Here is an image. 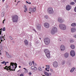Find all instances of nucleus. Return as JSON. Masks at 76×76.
Segmentation results:
<instances>
[{
  "label": "nucleus",
  "mask_w": 76,
  "mask_h": 76,
  "mask_svg": "<svg viewBox=\"0 0 76 76\" xmlns=\"http://www.w3.org/2000/svg\"><path fill=\"white\" fill-rule=\"evenodd\" d=\"M6 62H5V64H4V65H5V66H6Z\"/></svg>",
  "instance_id": "603ef678"
},
{
  "label": "nucleus",
  "mask_w": 76,
  "mask_h": 76,
  "mask_svg": "<svg viewBox=\"0 0 76 76\" xmlns=\"http://www.w3.org/2000/svg\"><path fill=\"white\" fill-rule=\"evenodd\" d=\"M6 8H7V7H8V6L7 5V6H6Z\"/></svg>",
  "instance_id": "4d7b16f0"
},
{
  "label": "nucleus",
  "mask_w": 76,
  "mask_h": 76,
  "mask_svg": "<svg viewBox=\"0 0 76 76\" xmlns=\"http://www.w3.org/2000/svg\"><path fill=\"white\" fill-rule=\"evenodd\" d=\"M66 63V61L64 60H63L61 62V64H62V65H64V64Z\"/></svg>",
  "instance_id": "b1692460"
},
{
  "label": "nucleus",
  "mask_w": 76,
  "mask_h": 76,
  "mask_svg": "<svg viewBox=\"0 0 76 76\" xmlns=\"http://www.w3.org/2000/svg\"><path fill=\"white\" fill-rule=\"evenodd\" d=\"M29 75H32V73H30V72L29 73Z\"/></svg>",
  "instance_id": "5fc2aeb1"
},
{
  "label": "nucleus",
  "mask_w": 76,
  "mask_h": 76,
  "mask_svg": "<svg viewBox=\"0 0 76 76\" xmlns=\"http://www.w3.org/2000/svg\"><path fill=\"white\" fill-rule=\"evenodd\" d=\"M44 51L45 54H47L48 53H50V51L48 49H45L44 50Z\"/></svg>",
  "instance_id": "2eb2a0df"
},
{
  "label": "nucleus",
  "mask_w": 76,
  "mask_h": 76,
  "mask_svg": "<svg viewBox=\"0 0 76 76\" xmlns=\"http://www.w3.org/2000/svg\"><path fill=\"white\" fill-rule=\"evenodd\" d=\"M46 67L47 68V69H50V66L49 65H46Z\"/></svg>",
  "instance_id": "f704fd0d"
},
{
  "label": "nucleus",
  "mask_w": 76,
  "mask_h": 76,
  "mask_svg": "<svg viewBox=\"0 0 76 76\" xmlns=\"http://www.w3.org/2000/svg\"><path fill=\"white\" fill-rule=\"evenodd\" d=\"M53 66L54 67H57L58 66V63H57V62H54L53 64Z\"/></svg>",
  "instance_id": "9b49d317"
},
{
  "label": "nucleus",
  "mask_w": 76,
  "mask_h": 76,
  "mask_svg": "<svg viewBox=\"0 0 76 76\" xmlns=\"http://www.w3.org/2000/svg\"><path fill=\"white\" fill-rule=\"evenodd\" d=\"M38 70H39V71H42V69L41 67H39L38 68Z\"/></svg>",
  "instance_id": "7c9ffc66"
},
{
  "label": "nucleus",
  "mask_w": 76,
  "mask_h": 76,
  "mask_svg": "<svg viewBox=\"0 0 76 76\" xmlns=\"http://www.w3.org/2000/svg\"><path fill=\"white\" fill-rule=\"evenodd\" d=\"M44 26L45 28H49V26H50V25L49 24L47 23H45L44 24Z\"/></svg>",
  "instance_id": "ddd939ff"
},
{
  "label": "nucleus",
  "mask_w": 76,
  "mask_h": 76,
  "mask_svg": "<svg viewBox=\"0 0 76 76\" xmlns=\"http://www.w3.org/2000/svg\"><path fill=\"white\" fill-rule=\"evenodd\" d=\"M74 1H75V3H76V0H74Z\"/></svg>",
  "instance_id": "bf43d9fd"
},
{
  "label": "nucleus",
  "mask_w": 76,
  "mask_h": 76,
  "mask_svg": "<svg viewBox=\"0 0 76 76\" xmlns=\"http://www.w3.org/2000/svg\"><path fill=\"white\" fill-rule=\"evenodd\" d=\"M23 69H24L25 70L24 72L26 73H28V70H27V69H26V68H23Z\"/></svg>",
  "instance_id": "a878e982"
},
{
  "label": "nucleus",
  "mask_w": 76,
  "mask_h": 76,
  "mask_svg": "<svg viewBox=\"0 0 76 76\" xmlns=\"http://www.w3.org/2000/svg\"><path fill=\"white\" fill-rule=\"evenodd\" d=\"M24 44L26 45H28V42L27 40H24Z\"/></svg>",
  "instance_id": "6ab92c4d"
},
{
  "label": "nucleus",
  "mask_w": 76,
  "mask_h": 76,
  "mask_svg": "<svg viewBox=\"0 0 76 76\" xmlns=\"http://www.w3.org/2000/svg\"><path fill=\"white\" fill-rule=\"evenodd\" d=\"M1 42L0 43H1V42L3 41V40H1Z\"/></svg>",
  "instance_id": "052dcab7"
},
{
  "label": "nucleus",
  "mask_w": 76,
  "mask_h": 76,
  "mask_svg": "<svg viewBox=\"0 0 76 76\" xmlns=\"http://www.w3.org/2000/svg\"><path fill=\"white\" fill-rule=\"evenodd\" d=\"M20 76H23V74H21L20 75Z\"/></svg>",
  "instance_id": "de8ad7c7"
},
{
  "label": "nucleus",
  "mask_w": 76,
  "mask_h": 76,
  "mask_svg": "<svg viewBox=\"0 0 76 76\" xmlns=\"http://www.w3.org/2000/svg\"><path fill=\"white\" fill-rule=\"evenodd\" d=\"M64 57L65 58H68L69 57V53H65L64 55Z\"/></svg>",
  "instance_id": "dca6fc26"
},
{
  "label": "nucleus",
  "mask_w": 76,
  "mask_h": 76,
  "mask_svg": "<svg viewBox=\"0 0 76 76\" xmlns=\"http://www.w3.org/2000/svg\"><path fill=\"white\" fill-rule=\"evenodd\" d=\"M50 39L46 38L44 39V42L46 45H48L50 43Z\"/></svg>",
  "instance_id": "423d86ee"
},
{
  "label": "nucleus",
  "mask_w": 76,
  "mask_h": 76,
  "mask_svg": "<svg viewBox=\"0 0 76 76\" xmlns=\"http://www.w3.org/2000/svg\"><path fill=\"white\" fill-rule=\"evenodd\" d=\"M59 26L61 30H66V25L63 24H60Z\"/></svg>",
  "instance_id": "20e7f679"
},
{
  "label": "nucleus",
  "mask_w": 76,
  "mask_h": 76,
  "mask_svg": "<svg viewBox=\"0 0 76 76\" xmlns=\"http://www.w3.org/2000/svg\"><path fill=\"white\" fill-rule=\"evenodd\" d=\"M76 28H72L71 29V32H74L76 31Z\"/></svg>",
  "instance_id": "f3484780"
},
{
  "label": "nucleus",
  "mask_w": 76,
  "mask_h": 76,
  "mask_svg": "<svg viewBox=\"0 0 76 76\" xmlns=\"http://www.w3.org/2000/svg\"><path fill=\"white\" fill-rule=\"evenodd\" d=\"M47 71H48V72H49V70H48Z\"/></svg>",
  "instance_id": "774afa93"
},
{
  "label": "nucleus",
  "mask_w": 76,
  "mask_h": 76,
  "mask_svg": "<svg viewBox=\"0 0 76 76\" xmlns=\"http://www.w3.org/2000/svg\"><path fill=\"white\" fill-rule=\"evenodd\" d=\"M37 29L38 30H40L41 29V24H38L37 26Z\"/></svg>",
  "instance_id": "a211bd4d"
},
{
  "label": "nucleus",
  "mask_w": 76,
  "mask_h": 76,
  "mask_svg": "<svg viewBox=\"0 0 76 76\" xmlns=\"http://www.w3.org/2000/svg\"><path fill=\"white\" fill-rule=\"evenodd\" d=\"M10 39H12V40H13V39L12 38V37L10 36Z\"/></svg>",
  "instance_id": "a19ab883"
},
{
  "label": "nucleus",
  "mask_w": 76,
  "mask_h": 76,
  "mask_svg": "<svg viewBox=\"0 0 76 76\" xmlns=\"http://www.w3.org/2000/svg\"><path fill=\"white\" fill-rule=\"evenodd\" d=\"M25 10L24 11V12H27V10H28L27 9V8L26 9H24Z\"/></svg>",
  "instance_id": "4c0bfd02"
},
{
  "label": "nucleus",
  "mask_w": 76,
  "mask_h": 76,
  "mask_svg": "<svg viewBox=\"0 0 76 76\" xmlns=\"http://www.w3.org/2000/svg\"><path fill=\"white\" fill-rule=\"evenodd\" d=\"M36 7H34L33 8H30L29 9V11L31 12H35L36 11V9H35Z\"/></svg>",
  "instance_id": "6e6552de"
},
{
  "label": "nucleus",
  "mask_w": 76,
  "mask_h": 76,
  "mask_svg": "<svg viewBox=\"0 0 76 76\" xmlns=\"http://www.w3.org/2000/svg\"><path fill=\"white\" fill-rule=\"evenodd\" d=\"M20 67H21V66H19V68H20Z\"/></svg>",
  "instance_id": "69168bd1"
},
{
  "label": "nucleus",
  "mask_w": 76,
  "mask_h": 76,
  "mask_svg": "<svg viewBox=\"0 0 76 76\" xmlns=\"http://www.w3.org/2000/svg\"><path fill=\"white\" fill-rule=\"evenodd\" d=\"M58 21L59 23H63V22H64V20L61 18H58Z\"/></svg>",
  "instance_id": "9d476101"
},
{
  "label": "nucleus",
  "mask_w": 76,
  "mask_h": 76,
  "mask_svg": "<svg viewBox=\"0 0 76 76\" xmlns=\"http://www.w3.org/2000/svg\"><path fill=\"white\" fill-rule=\"evenodd\" d=\"M26 3H28V4L29 3V2H28V1H26Z\"/></svg>",
  "instance_id": "864d4df0"
},
{
  "label": "nucleus",
  "mask_w": 76,
  "mask_h": 76,
  "mask_svg": "<svg viewBox=\"0 0 76 76\" xmlns=\"http://www.w3.org/2000/svg\"><path fill=\"white\" fill-rule=\"evenodd\" d=\"M34 66H37V64L36 63H34L33 64Z\"/></svg>",
  "instance_id": "79ce46f5"
},
{
  "label": "nucleus",
  "mask_w": 76,
  "mask_h": 76,
  "mask_svg": "<svg viewBox=\"0 0 76 76\" xmlns=\"http://www.w3.org/2000/svg\"><path fill=\"white\" fill-rule=\"evenodd\" d=\"M2 30V28L0 29V35H1V31Z\"/></svg>",
  "instance_id": "72a5a7b5"
},
{
  "label": "nucleus",
  "mask_w": 76,
  "mask_h": 76,
  "mask_svg": "<svg viewBox=\"0 0 76 76\" xmlns=\"http://www.w3.org/2000/svg\"><path fill=\"white\" fill-rule=\"evenodd\" d=\"M32 63L33 64L35 63L34 61H32Z\"/></svg>",
  "instance_id": "3c124183"
},
{
  "label": "nucleus",
  "mask_w": 76,
  "mask_h": 76,
  "mask_svg": "<svg viewBox=\"0 0 76 76\" xmlns=\"http://www.w3.org/2000/svg\"><path fill=\"white\" fill-rule=\"evenodd\" d=\"M6 56H9V53H7V52L6 53Z\"/></svg>",
  "instance_id": "a18cd8bd"
},
{
  "label": "nucleus",
  "mask_w": 76,
  "mask_h": 76,
  "mask_svg": "<svg viewBox=\"0 0 76 76\" xmlns=\"http://www.w3.org/2000/svg\"><path fill=\"white\" fill-rule=\"evenodd\" d=\"M57 32V28L56 27L53 28L52 30L51 31V34L52 35H54Z\"/></svg>",
  "instance_id": "7ed1b4c3"
},
{
  "label": "nucleus",
  "mask_w": 76,
  "mask_h": 76,
  "mask_svg": "<svg viewBox=\"0 0 76 76\" xmlns=\"http://www.w3.org/2000/svg\"><path fill=\"white\" fill-rule=\"evenodd\" d=\"M24 9H27V7H26V5L24 6Z\"/></svg>",
  "instance_id": "e433bc0d"
},
{
  "label": "nucleus",
  "mask_w": 76,
  "mask_h": 76,
  "mask_svg": "<svg viewBox=\"0 0 76 76\" xmlns=\"http://www.w3.org/2000/svg\"><path fill=\"white\" fill-rule=\"evenodd\" d=\"M28 4H31V2L28 3Z\"/></svg>",
  "instance_id": "6e6d98bb"
},
{
  "label": "nucleus",
  "mask_w": 76,
  "mask_h": 76,
  "mask_svg": "<svg viewBox=\"0 0 76 76\" xmlns=\"http://www.w3.org/2000/svg\"><path fill=\"white\" fill-rule=\"evenodd\" d=\"M60 50L61 51H64L65 50V46L63 45H61Z\"/></svg>",
  "instance_id": "0eeeda50"
},
{
  "label": "nucleus",
  "mask_w": 76,
  "mask_h": 76,
  "mask_svg": "<svg viewBox=\"0 0 76 76\" xmlns=\"http://www.w3.org/2000/svg\"><path fill=\"white\" fill-rule=\"evenodd\" d=\"M46 56L48 58H50V53L49 52L48 53H46Z\"/></svg>",
  "instance_id": "4468645a"
},
{
  "label": "nucleus",
  "mask_w": 76,
  "mask_h": 76,
  "mask_svg": "<svg viewBox=\"0 0 76 76\" xmlns=\"http://www.w3.org/2000/svg\"><path fill=\"white\" fill-rule=\"evenodd\" d=\"M72 8V7H71V6L68 5L66 6V10H70V9Z\"/></svg>",
  "instance_id": "f8f14e48"
},
{
  "label": "nucleus",
  "mask_w": 76,
  "mask_h": 76,
  "mask_svg": "<svg viewBox=\"0 0 76 76\" xmlns=\"http://www.w3.org/2000/svg\"><path fill=\"white\" fill-rule=\"evenodd\" d=\"M45 70H46V71L47 70V68H45Z\"/></svg>",
  "instance_id": "e2e57ef3"
},
{
  "label": "nucleus",
  "mask_w": 76,
  "mask_h": 76,
  "mask_svg": "<svg viewBox=\"0 0 76 76\" xmlns=\"http://www.w3.org/2000/svg\"><path fill=\"white\" fill-rule=\"evenodd\" d=\"M33 31H35V32H37V31H36V30H35V29H33Z\"/></svg>",
  "instance_id": "49530a36"
},
{
  "label": "nucleus",
  "mask_w": 76,
  "mask_h": 76,
  "mask_svg": "<svg viewBox=\"0 0 76 76\" xmlns=\"http://www.w3.org/2000/svg\"><path fill=\"white\" fill-rule=\"evenodd\" d=\"M67 63L68 64H69L70 65V64H71V62L70 61V60H68V61H67Z\"/></svg>",
  "instance_id": "5701e85b"
},
{
  "label": "nucleus",
  "mask_w": 76,
  "mask_h": 76,
  "mask_svg": "<svg viewBox=\"0 0 76 76\" xmlns=\"http://www.w3.org/2000/svg\"><path fill=\"white\" fill-rule=\"evenodd\" d=\"M50 70L51 71V72H53V69H50Z\"/></svg>",
  "instance_id": "c03bdc74"
},
{
  "label": "nucleus",
  "mask_w": 76,
  "mask_h": 76,
  "mask_svg": "<svg viewBox=\"0 0 76 76\" xmlns=\"http://www.w3.org/2000/svg\"><path fill=\"white\" fill-rule=\"evenodd\" d=\"M12 20L13 22H18V16L17 15H15L12 17Z\"/></svg>",
  "instance_id": "f03ea898"
},
{
  "label": "nucleus",
  "mask_w": 76,
  "mask_h": 76,
  "mask_svg": "<svg viewBox=\"0 0 76 76\" xmlns=\"http://www.w3.org/2000/svg\"><path fill=\"white\" fill-rule=\"evenodd\" d=\"M34 70H38V69H37V68L36 67L34 66Z\"/></svg>",
  "instance_id": "c756f323"
},
{
  "label": "nucleus",
  "mask_w": 76,
  "mask_h": 76,
  "mask_svg": "<svg viewBox=\"0 0 76 76\" xmlns=\"http://www.w3.org/2000/svg\"><path fill=\"white\" fill-rule=\"evenodd\" d=\"M45 19H48V16L47 15H45Z\"/></svg>",
  "instance_id": "58836bf2"
},
{
  "label": "nucleus",
  "mask_w": 76,
  "mask_h": 76,
  "mask_svg": "<svg viewBox=\"0 0 76 76\" xmlns=\"http://www.w3.org/2000/svg\"><path fill=\"white\" fill-rule=\"evenodd\" d=\"M48 12L49 14L53 15L54 13V10L52 7L49 8L48 9Z\"/></svg>",
  "instance_id": "39448f33"
},
{
  "label": "nucleus",
  "mask_w": 76,
  "mask_h": 76,
  "mask_svg": "<svg viewBox=\"0 0 76 76\" xmlns=\"http://www.w3.org/2000/svg\"><path fill=\"white\" fill-rule=\"evenodd\" d=\"M1 40H2V37L0 38Z\"/></svg>",
  "instance_id": "680f3d73"
},
{
  "label": "nucleus",
  "mask_w": 76,
  "mask_h": 76,
  "mask_svg": "<svg viewBox=\"0 0 76 76\" xmlns=\"http://www.w3.org/2000/svg\"><path fill=\"white\" fill-rule=\"evenodd\" d=\"M6 20L5 19H4L3 20V23H4V21L5 20Z\"/></svg>",
  "instance_id": "8fccbe9b"
},
{
  "label": "nucleus",
  "mask_w": 76,
  "mask_h": 76,
  "mask_svg": "<svg viewBox=\"0 0 76 76\" xmlns=\"http://www.w3.org/2000/svg\"><path fill=\"white\" fill-rule=\"evenodd\" d=\"M71 26H72L73 27H75V26H76V23H73L71 24Z\"/></svg>",
  "instance_id": "412c9836"
},
{
  "label": "nucleus",
  "mask_w": 76,
  "mask_h": 76,
  "mask_svg": "<svg viewBox=\"0 0 76 76\" xmlns=\"http://www.w3.org/2000/svg\"><path fill=\"white\" fill-rule=\"evenodd\" d=\"M6 63H9V62H6Z\"/></svg>",
  "instance_id": "338daca9"
},
{
  "label": "nucleus",
  "mask_w": 76,
  "mask_h": 76,
  "mask_svg": "<svg viewBox=\"0 0 76 76\" xmlns=\"http://www.w3.org/2000/svg\"><path fill=\"white\" fill-rule=\"evenodd\" d=\"M70 55L72 57H74L75 56V52L74 50H71L70 52Z\"/></svg>",
  "instance_id": "1a4fd4ad"
},
{
  "label": "nucleus",
  "mask_w": 76,
  "mask_h": 76,
  "mask_svg": "<svg viewBox=\"0 0 76 76\" xmlns=\"http://www.w3.org/2000/svg\"><path fill=\"white\" fill-rule=\"evenodd\" d=\"M1 16L2 17H3L4 16V12H3L1 13Z\"/></svg>",
  "instance_id": "393cba45"
},
{
  "label": "nucleus",
  "mask_w": 76,
  "mask_h": 76,
  "mask_svg": "<svg viewBox=\"0 0 76 76\" xmlns=\"http://www.w3.org/2000/svg\"><path fill=\"white\" fill-rule=\"evenodd\" d=\"M70 47L72 49H75V46L73 45H70Z\"/></svg>",
  "instance_id": "aec40b11"
},
{
  "label": "nucleus",
  "mask_w": 76,
  "mask_h": 76,
  "mask_svg": "<svg viewBox=\"0 0 76 76\" xmlns=\"http://www.w3.org/2000/svg\"><path fill=\"white\" fill-rule=\"evenodd\" d=\"M5 0H2V2H4V1Z\"/></svg>",
  "instance_id": "13d9d810"
},
{
  "label": "nucleus",
  "mask_w": 76,
  "mask_h": 76,
  "mask_svg": "<svg viewBox=\"0 0 76 76\" xmlns=\"http://www.w3.org/2000/svg\"><path fill=\"white\" fill-rule=\"evenodd\" d=\"M29 64L30 66H32V63L31 62H29Z\"/></svg>",
  "instance_id": "2f4dec72"
},
{
  "label": "nucleus",
  "mask_w": 76,
  "mask_h": 76,
  "mask_svg": "<svg viewBox=\"0 0 76 76\" xmlns=\"http://www.w3.org/2000/svg\"><path fill=\"white\" fill-rule=\"evenodd\" d=\"M75 42V40H70V42H71V43H73Z\"/></svg>",
  "instance_id": "cd10ccee"
},
{
  "label": "nucleus",
  "mask_w": 76,
  "mask_h": 76,
  "mask_svg": "<svg viewBox=\"0 0 76 76\" xmlns=\"http://www.w3.org/2000/svg\"><path fill=\"white\" fill-rule=\"evenodd\" d=\"M5 30H6V28H5V27L3 28L2 29V31H5Z\"/></svg>",
  "instance_id": "c9c22d12"
},
{
  "label": "nucleus",
  "mask_w": 76,
  "mask_h": 76,
  "mask_svg": "<svg viewBox=\"0 0 76 76\" xmlns=\"http://www.w3.org/2000/svg\"><path fill=\"white\" fill-rule=\"evenodd\" d=\"M75 67L72 68L70 71V72L71 73L73 72V71L75 70Z\"/></svg>",
  "instance_id": "4be33fe9"
},
{
  "label": "nucleus",
  "mask_w": 76,
  "mask_h": 76,
  "mask_svg": "<svg viewBox=\"0 0 76 76\" xmlns=\"http://www.w3.org/2000/svg\"><path fill=\"white\" fill-rule=\"evenodd\" d=\"M1 38H3V37L4 38V37H3L1 35Z\"/></svg>",
  "instance_id": "09e8293b"
},
{
  "label": "nucleus",
  "mask_w": 76,
  "mask_h": 76,
  "mask_svg": "<svg viewBox=\"0 0 76 76\" xmlns=\"http://www.w3.org/2000/svg\"><path fill=\"white\" fill-rule=\"evenodd\" d=\"M34 67L35 66H32L31 67V69H32V70H34Z\"/></svg>",
  "instance_id": "473e14b6"
},
{
  "label": "nucleus",
  "mask_w": 76,
  "mask_h": 76,
  "mask_svg": "<svg viewBox=\"0 0 76 76\" xmlns=\"http://www.w3.org/2000/svg\"><path fill=\"white\" fill-rule=\"evenodd\" d=\"M74 11L75 12H76V6L74 8Z\"/></svg>",
  "instance_id": "ea45409f"
},
{
  "label": "nucleus",
  "mask_w": 76,
  "mask_h": 76,
  "mask_svg": "<svg viewBox=\"0 0 76 76\" xmlns=\"http://www.w3.org/2000/svg\"><path fill=\"white\" fill-rule=\"evenodd\" d=\"M1 63L2 64H4V63H5V61H3V62H2Z\"/></svg>",
  "instance_id": "37998d69"
},
{
  "label": "nucleus",
  "mask_w": 76,
  "mask_h": 76,
  "mask_svg": "<svg viewBox=\"0 0 76 76\" xmlns=\"http://www.w3.org/2000/svg\"><path fill=\"white\" fill-rule=\"evenodd\" d=\"M70 4L71 5H74L75 4V3L74 2H72L70 3Z\"/></svg>",
  "instance_id": "bb28decb"
},
{
  "label": "nucleus",
  "mask_w": 76,
  "mask_h": 76,
  "mask_svg": "<svg viewBox=\"0 0 76 76\" xmlns=\"http://www.w3.org/2000/svg\"><path fill=\"white\" fill-rule=\"evenodd\" d=\"M10 66H6L5 67H4V69H6L7 71L10 72L9 70H12V71H15V69L17 67V64L12 62H11Z\"/></svg>",
  "instance_id": "f257e3e1"
},
{
  "label": "nucleus",
  "mask_w": 76,
  "mask_h": 76,
  "mask_svg": "<svg viewBox=\"0 0 76 76\" xmlns=\"http://www.w3.org/2000/svg\"><path fill=\"white\" fill-rule=\"evenodd\" d=\"M44 73L46 75V76H49V74H48V73L45 72Z\"/></svg>",
  "instance_id": "c85d7f7f"
},
{
  "label": "nucleus",
  "mask_w": 76,
  "mask_h": 76,
  "mask_svg": "<svg viewBox=\"0 0 76 76\" xmlns=\"http://www.w3.org/2000/svg\"><path fill=\"white\" fill-rule=\"evenodd\" d=\"M0 54H1V52L0 51Z\"/></svg>",
  "instance_id": "0e129e2a"
}]
</instances>
